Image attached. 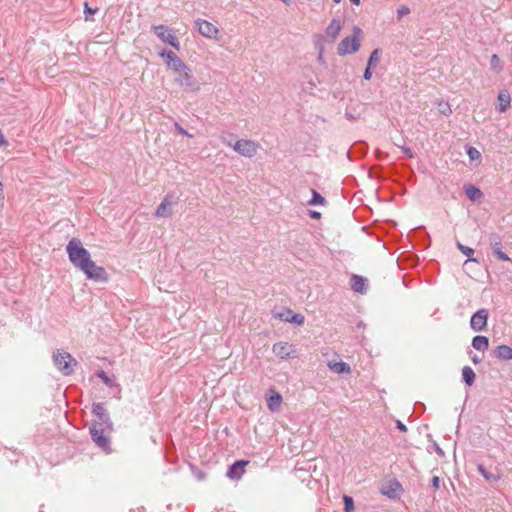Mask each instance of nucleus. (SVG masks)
<instances>
[{"label":"nucleus","mask_w":512,"mask_h":512,"mask_svg":"<svg viewBox=\"0 0 512 512\" xmlns=\"http://www.w3.org/2000/svg\"><path fill=\"white\" fill-rule=\"evenodd\" d=\"M410 13L409 7L402 5L397 9V18L400 20L404 16L408 15Z\"/></svg>","instance_id":"nucleus-34"},{"label":"nucleus","mask_w":512,"mask_h":512,"mask_svg":"<svg viewBox=\"0 0 512 512\" xmlns=\"http://www.w3.org/2000/svg\"><path fill=\"white\" fill-rule=\"evenodd\" d=\"M457 245V248L465 255L469 258V261H474V262H477L476 259L474 258H471V256L474 254V250L468 246H465L463 244H461L459 241L456 243Z\"/></svg>","instance_id":"nucleus-28"},{"label":"nucleus","mask_w":512,"mask_h":512,"mask_svg":"<svg viewBox=\"0 0 512 512\" xmlns=\"http://www.w3.org/2000/svg\"><path fill=\"white\" fill-rule=\"evenodd\" d=\"M272 352L281 360L288 359L295 355V348L288 342H277L272 346Z\"/></svg>","instance_id":"nucleus-11"},{"label":"nucleus","mask_w":512,"mask_h":512,"mask_svg":"<svg viewBox=\"0 0 512 512\" xmlns=\"http://www.w3.org/2000/svg\"><path fill=\"white\" fill-rule=\"evenodd\" d=\"M335 3H340L341 0H333Z\"/></svg>","instance_id":"nucleus-50"},{"label":"nucleus","mask_w":512,"mask_h":512,"mask_svg":"<svg viewBox=\"0 0 512 512\" xmlns=\"http://www.w3.org/2000/svg\"><path fill=\"white\" fill-rule=\"evenodd\" d=\"M0 199L3 200L4 199V195H3V184L2 182L0 181Z\"/></svg>","instance_id":"nucleus-44"},{"label":"nucleus","mask_w":512,"mask_h":512,"mask_svg":"<svg viewBox=\"0 0 512 512\" xmlns=\"http://www.w3.org/2000/svg\"><path fill=\"white\" fill-rule=\"evenodd\" d=\"M325 203V198L320 195L316 190H312V198L309 200L308 204L311 206L315 205H323Z\"/></svg>","instance_id":"nucleus-27"},{"label":"nucleus","mask_w":512,"mask_h":512,"mask_svg":"<svg viewBox=\"0 0 512 512\" xmlns=\"http://www.w3.org/2000/svg\"><path fill=\"white\" fill-rule=\"evenodd\" d=\"M438 106L441 114L448 116L452 113L451 107L447 102H440Z\"/></svg>","instance_id":"nucleus-33"},{"label":"nucleus","mask_w":512,"mask_h":512,"mask_svg":"<svg viewBox=\"0 0 512 512\" xmlns=\"http://www.w3.org/2000/svg\"><path fill=\"white\" fill-rule=\"evenodd\" d=\"M464 191L466 196L473 202L479 201L483 197L481 190L474 185H466Z\"/></svg>","instance_id":"nucleus-22"},{"label":"nucleus","mask_w":512,"mask_h":512,"mask_svg":"<svg viewBox=\"0 0 512 512\" xmlns=\"http://www.w3.org/2000/svg\"><path fill=\"white\" fill-rule=\"evenodd\" d=\"M344 501V512H353L354 510V501L352 497L348 495L343 496Z\"/></svg>","instance_id":"nucleus-30"},{"label":"nucleus","mask_w":512,"mask_h":512,"mask_svg":"<svg viewBox=\"0 0 512 512\" xmlns=\"http://www.w3.org/2000/svg\"><path fill=\"white\" fill-rule=\"evenodd\" d=\"M93 413L95 419L92 421L90 427V434L96 445L104 451H109V434L112 430V424L106 413V410L101 403L93 405Z\"/></svg>","instance_id":"nucleus-2"},{"label":"nucleus","mask_w":512,"mask_h":512,"mask_svg":"<svg viewBox=\"0 0 512 512\" xmlns=\"http://www.w3.org/2000/svg\"><path fill=\"white\" fill-rule=\"evenodd\" d=\"M159 56L164 60L167 68L173 73L174 83L187 91L197 92L199 84L193 76L191 68L173 51L163 49Z\"/></svg>","instance_id":"nucleus-1"},{"label":"nucleus","mask_w":512,"mask_h":512,"mask_svg":"<svg viewBox=\"0 0 512 512\" xmlns=\"http://www.w3.org/2000/svg\"><path fill=\"white\" fill-rule=\"evenodd\" d=\"M270 393L271 394L267 398V406L272 412H276L281 406L282 396L274 390H271Z\"/></svg>","instance_id":"nucleus-19"},{"label":"nucleus","mask_w":512,"mask_h":512,"mask_svg":"<svg viewBox=\"0 0 512 512\" xmlns=\"http://www.w3.org/2000/svg\"><path fill=\"white\" fill-rule=\"evenodd\" d=\"M472 362L474 364H478L480 362V359L475 355V356L472 357Z\"/></svg>","instance_id":"nucleus-46"},{"label":"nucleus","mask_w":512,"mask_h":512,"mask_svg":"<svg viewBox=\"0 0 512 512\" xmlns=\"http://www.w3.org/2000/svg\"><path fill=\"white\" fill-rule=\"evenodd\" d=\"M396 426L402 432H406L407 431V427L401 421H399V420L396 421Z\"/></svg>","instance_id":"nucleus-40"},{"label":"nucleus","mask_w":512,"mask_h":512,"mask_svg":"<svg viewBox=\"0 0 512 512\" xmlns=\"http://www.w3.org/2000/svg\"><path fill=\"white\" fill-rule=\"evenodd\" d=\"M494 356L500 360H512V347L508 345H499L494 350Z\"/></svg>","instance_id":"nucleus-18"},{"label":"nucleus","mask_w":512,"mask_h":512,"mask_svg":"<svg viewBox=\"0 0 512 512\" xmlns=\"http://www.w3.org/2000/svg\"><path fill=\"white\" fill-rule=\"evenodd\" d=\"M499 61H500V60H499V57H498L496 54L492 55V57H491V64H492L493 66H495L496 64H498V63H499Z\"/></svg>","instance_id":"nucleus-41"},{"label":"nucleus","mask_w":512,"mask_h":512,"mask_svg":"<svg viewBox=\"0 0 512 512\" xmlns=\"http://www.w3.org/2000/svg\"><path fill=\"white\" fill-rule=\"evenodd\" d=\"M478 471L487 481L490 482H496L500 478L499 475L488 472L482 465L478 466Z\"/></svg>","instance_id":"nucleus-26"},{"label":"nucleus","mask_w":512,"mask_h":512,"mask_svg":"<svg viewBox=\"0 0 512 512\" xmlns=\"http://www.w3.org/2000/svg\"><path fill=\"white\" fill-rule=\"evenodd\" d=\"M350 2L357 6L360 5V0H350Z\"/></svg>","instance_id":"nucleus-49"},{"label":"nucleus","mask_w":512,"mask_h":512,"mask_svg":"<svg viewBox=\"0 0 512 512\" xmlns=\"http://www.w3.org/2000/svg\"><path fill=\"white\" fill-rule=\"evenodd\" d=\"M363 31L355 25L352 27V35L344 37L337 45V54L341 57L352 55L361 47Z\"/></svg>","instance_id":"nucleus-3"},{"label":"nucleus","mask_w":512,"mask_h":512,"mask_svg":"<svg viewBox=\"0 0 512 512\" xmlns=\"http://www.w3.org/2000/svg\"><path fill=\"white\" fill-rule=\"evenodd\" d=\"M491 247L493 254L501 261H510V258L501 250V239L498 236L491 238Z\"/></svg>","instance_id":"nucleus-16"},{"label":"nucleus","mask_w":512,"mask_h":512,"mask_svg":"<svg viewBox=\"0 0 512 512\" xmlns=\"http://www.w3.org/2000/svg\"><path fill=\"white\" fill-rule=\"evenodd\" d=\"M194 25H195V28L197 29L198 33L200 35H202L203 37L210 39V40H215V41L220 40V37H219L220 30L213 23H211L207 20L198 18L194 21Z\"/></svg>","instance_id":"nucleus-8"},{"label":"nucleus","mask_w":512,"mask_h":512,"mask_svg":"<svg viewBox=\"0 0 512 512\" xmlns=\"http://www.w3.org/2000/svg\"><path fill=\"white\" fill-rule=\"evenodd\" d=\"M66 252L70 262L79 270L91 258L87 249H85L81 241L77 238H72L67 246Z\"/></svg>","instance_id":"nucleus-4"},{"label":"nucleus","mask_w":512,"mask_h":512,"mask_svg":"<svg viewBox=\"0 0 512 512\" xmlns=\"http://www.w3.org/2000/svg\"><path fill=\"white\" fill-rule=\"evenodd\" d=\"M85 276L96 282H107L108 275L105 269L101 266L96 265V263L90 258L80 269Z\"/></svg>","instance_id":"nucleus-7"},{"label":"nucleus","mask_w":512,"mask_h":512,"mask_svg":"<svg viewBox=\"0 0 512 512\" xmlns=\"http://www.w3.org/2000/svg\"><path fill=\"white\" fill-rule=\"evenodd\" d=\"M281 2H283L285 5H291L293 0H280Z\"/></svg>","instance_id":"nucleus-47"},{"label":"nucleus","mask_w":512,"mask_h":512,"mask_svg":"<svg viewBox=\"0 0 512 512\" xmlns=\"http://www.w3.org/2000/svg\"><path fill=\"white\" fill-rule=\"evenodd\" d=\"M472 346L478 351H485L489 347V340L486 336H475L472 340Z\"/></svg>","instance_id":"nucleus-23"},{"label":"nucleus","mask_w":512,"mask_h":512,"mask_svg":"<svg viewBox=\"0 0 512 512\" xmlns=\"http://www.w3.org/2000/svg\"><path fill=\"white\" fill-rule=\"evenodd\" d=\"M248 464V461L240 460L236 461L234 464H232L228 471H227V477L232 480H239L245 471V466Z\"/></svg>","instance_id":"nucleus-14"},{"label":"nucleus","mask_w":512,"mask_h":512,"mask_svg":"<svg viewBox=\"0 0 512 512\" xmlns=\"http://www.w3.org/2000/svg\"><path fill=\"white\" fill-rule=\"evenodd\" d=\"M96 12H97V9H92L91 7H89L88 3L84 4V14H85L86 21H89L90 20L89 16L94 15Z\"/></svg>","instance_id":"nucleus-35"},{"label":"nucleus","mask_w":512,"mask_h":512,"mask_svg":"<svg viewBox=\"0 0 512 512\" xmlns=\"http://www.w3.org/2000/svg\"><path fill=\"white\" fill-rule=\"evenodd\" d=\"M401 490V485L397 481L390 483L389 489L383 488L382 493L389 498H394L398 491Z\"/></svg>","instance_id":"nucleus-25"},{"label":"nucleus","mask_w":512,"mask_h":512,"mask_svg":"<svg viewBox=\"0 0 512 512\" xmlns=\"http://www.w3.org/2000/svg\"><path fill=\"white\" fill-rule=\"evenodd\" d=\"M328 368L336 374L350 373V366L343 361L331 360L327 363Z\"/></svg>","instance_id":"nucleus-17"},{"label":"nucleus","mask_w":512,"mask_h":512,"mask_svg":"<svg viewBox=\"0 0 512 512\" xmlns=\"http://www.w3.org/2000/svg\"><path fill=\"white\" fill-rule=\"evenodd\" d=\"M4 145H7V141H6L5 137L3 136V134L0 132V146H4Z\"/></svg>","instance_id":"nucleus-42"},{"label":"nucleus","mask_w":512,"mask_h":512,"mask_svg":"<svg viewBox=\"0 0 512 512\" xmlns=\"http://www.w3.org/2000/svg\"><path fill=\"white\" fill-rule=\"evenodd\" d=\"M403 153H405L409 158H413L414 155L412 153V150L409 147H401Z\"/></svg>","instance_id":"nucleus-38"},{"label":"nucleus","mask_w":512,"mask_h":512,"mask_svg":"<svg viewBox=\"0 0 512 512\" xmlns=\"http://www.w3.org/2000/svg\"><path fill=\"white\" fill-rule=\"evenodd\" d=\"M436 452H437L439 455H441V456L444 454V453H443V451H442V449H441L440 447H438V446L436 447Z\"/></svg>","instance_id":"nucleus-48"},{"label":"nucleus","mask_w":512,"mask_h":512,"mask_svg":"<svg viewBox=\"0 0 512 512\" xmlns=\"http://www.w3.org/2000/svg\"><path fill=\"white\" fill-rule=\"evenodd\" d=\"M488 311L486 309H480L474 313L470 320L471 328L476 331H482L487 326Z\"/></svg>","instance_id":"nucleus-12"},{"label":"nucleus","mask_w":512,"mask_h":512,"mask_svg":"<svg viewBox=\"0 0 512 512\" xmlns=\"http://www.w3.org/2000/svg\"><path fill=\"white\" fill-rule=\"evenodd\" d=\"M178 198L174 193H168L159 204L155 211V216L158 218H168L172 216L173 209L177 205Z\"/></svg>","instance_id":"nucleus-10"},{"label":"nucleus","mask_w":512,"mask_h":512,"mask_svg":"<svg viewBox=\"0 0 512 512\" xmlns=\"http://www.w3.org/2000/svg\"><path fill=\"white\" fill-rule=\"evenodd\" d=\"M511 103V97L507 90H502L498 94V110L499 112H505Z\"/></svg>","instance_id":"nucleus-20"},{"label":"nucleus","mask_w":512,"mask_h":512,"mask_svg":"<svg viewBox=\"0 0 512 512\" xmlns=\"http://www.w3.org/2000/svg\"><path fill=\"white\" fill-rule=\"evenodd\" d=\"M432 486L435 489H438L440 487V479H439V477H437V476L433 477V479H432Z\"/></svg>","instance_id":"nucleus-39"},{"label":"nucleus","mask_w":512,"mask_h":512,"mask_svg":"<svg viewBox=\"0 0 512 512\" xmlns=\"http://www.w3.org/2000/svg\"><path fill=\"white\" fill-rule=\"evenodd\" d=\"M275 317H279L281 320L289 323H294L297 325H302L304 323V316L302 314L293 313L291 310H286L283 313L275 314Z\"/></svg>","instance_id":"nucleus-15"},{"label":"nucleus","mask_w":512,"mask_h":512,"mask_svg":"<svg viewBox=\"0 0 512 512\" xmlns=\"http://www.w3.org/2000/svg\"><path fill=\"white\" fill-rule=\"evenodd\" d=\"M466 152L470 161L480 160L481 158V153L474 147H468Z\"/></svg>","instance_id":"nucleus-31"},{"label":"nucleus","mask_w":512,"mask_h":512,"mask_svg":"<svg viewBox=\"0 0 512 512\" xmlns=\"http://www.w3.org/2000/svg\"><path fill=\"white\" fill-rule=\"evenodd\" d=\"M174 128L175 130L181 134V135H185V136H188V137H192L191 134L188 133V131H186L182 126H180L177 122L174 123Z\"/></svg>","instance_id":"nucleus-36"},{"label":"nucleus","mask_w":512,"mask_h":512,"mask_svg":"<svg viewBox=\"0 0 512 512\" xmlns=\"http://www.w3.org/2000/svg\"><path fill=\"white\" fill-rule=\"evenodd\" d=\"M366 282L367 280L364 277L353 275L351 278V287L355 292L365 293L366 292Z\"/></svg>","instance_id":"nucleus-21"},{"label":"nucleus","mask_w":512,"mask_h":512,"mask_svg":"<svg viewBox=\"0 0 512 512\" xmlns=\"http://www.w3.org/2000/svg\"><path fill=\"white\" fill-rule=\"evenodd\" d=\"M318 62L319 63H323L324 62V57H323V51L321 50L318 54Z\"/></svg>","instance_id":"nucleus-43"},{"label":"nucleus","mask_w":512,"mask_h":512,"mask_svg":"<svg viewBox=\"0 0 512 512\" xmlns=\"http://www.w3.org/2000/svg\"><path fill=\"white\" fill-rule=\"evenodd\" d=\"M371 68L372 67H369V66L366 67V69L364 71V75H363L365 80H370L371 79V77H372Z\"/></svg>","instance_id":"nucleus-37"},{"label":"nucleus","mask_w":512,"mask_h":512,"mask_svg":"<svg viewBox=\"0 0 512 512\" xmlns=\"http://www.w3.org/2000/svg\"><path fill=\"white\" fill-rule=\"evenodd\" d=\"M53 361L57 369L64 375L72 374L74 367L77 364V361L71 356L70 353L61 349L53 353Z\"/></svg>","instance_id":"nucleus-5"},{"label":"nucleus","mask_w":512,"mask_h":512,"mask_svg":"<svg viewBox=\"0 0 512 512\" xmlns=\"http://www.w3.org/2000/svg\"><path fill=\"white\" fill-rule=\"evenodd\" d=\"M98 377L103 381V383L108 387H114L115 382L112 378H110L104 371H100L98 373Z\"/></svg>","instance_id":"nucleus-32"},{"label":"nucleus","mask_w":512,"mask_h":512,"mask_svg":"<svg viewBox=\"0 0 512 512\" xmlns=\"http://www.w3.org/2000/svg\"><path fill=\"white\" fill-rule=\"evenodd\" d=\"M380 54H381L380 49L373 50L368 59L367 66L374 67L380 60Z\"/></svg>","instance_id":"nucleus-29"},{"label":"nucleus","mask_w":512,"mask_h":512,"mask_svg":"<svg viewBox=\"0 0 512 512\" xmlns=\"http://www.w3.org/2000/svg\"><path fill=\"white\" fill-rule=\"evenodd\" d=\"M226 144L232 147V149L239 155L246 158L254 157L260 149V144L250 139H239L234 144H231L230 142H227Z\"/></svg>","instance_id":"nucleus-6"},{"label":"nucleus","mask_w":512,"mask_h":512,"mask_svg":"<svg viewBox=\"0 0 512 512\" xmlns=\"http://www.w3.org/2000/svg\"><path fill=\"white\" fill-rule=\"evenodd\" d=\"M153 31L156 36L164 43L171 45L176 50L180 49V42L175 35L174 31L166 25L153 26Z\"/></svg>","instance_id":"nucleus-9"},{"label":"nucleus","mask_w":512,"mask_h":512,"mask_svg":"<svg viewBox=\"0 0 512 512\" xmlns=\"http://www.w3.org/2000/svg\"><path fill=\"white\" fill-rule=\"evenodd\" d=\"M462 378H463V381L466 383V385L468 386H472L474 381H475V378H476V375H475V372L473 371V369L470 367V366H464L463 369H462Z\"/></svg>","instance_id":"nucleus-24"},{"label":"nucleus","mask_w":512,"mask_h":512,"mask_svg":"<svg viewBox=\"0 0 512 512\" xmlns=\"http://www.w3.org/2000/svg\"><path fill=\"white\" fill-rule=\"evenodd\" d=\"M343 29V21L339 16L333 17L330 23L327 25L325 29L326 36L330 39L331 42H334L341 30Z\"/></svg>","instance_id":"nucleus-13"},{"label":"nucleus","mask_w":512,"mask_h":512,"mask_svg":"<svg viewBox=\"0 0 512 512\" xmlns=\"http://www.w3.org/2000/svg\"><path fill=\"white\" fill-rule=\"evenodd\" d=\"M311 216H312L313 218H319V217H320V213H319V212H316V211H313V212H311Z\"/></svg>","instance_id":"nucleus-45"}]
</instances>
